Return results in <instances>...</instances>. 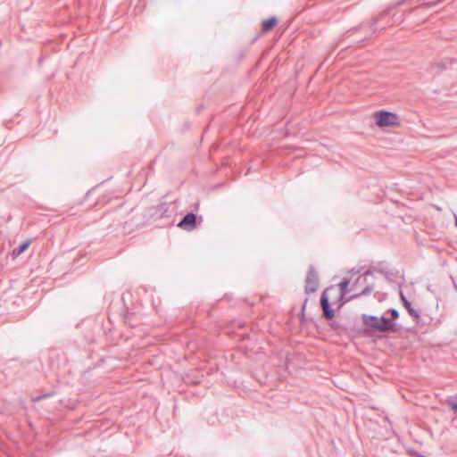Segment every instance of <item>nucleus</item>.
Masks as SVG:
<instances>
[{"label": "nucleus", "mask_w": 457, "mask_h": 457, "mask_svg": "<svg viewBox=\"0 0 457 457\" xmlns=\"http://www.w3.org/2000/svg\"><path fill=\"white\" fill-rule=\"evenodd\" d=\"M319 285L318 275L313 267H310L305 279V292L313 293Z\"/></svg>", "instance_id": "obj_3"}, {"label": "nucleus", "mask_w": 457, "mask_h": 457, "mask_svg": "<svg viewBox=\"0 0 457 457\" xmlns=\"http://www.w3.org/2000/svg\"><path fill=\"white\" fill-rule=\"evenodd\" d=\"M29 245V242L22 243L19 247L13 249V255L18 256L23 253Z\"/></svg>", "instance_id": "obj_8"}, {"label": "nucleus", "mask_w": 457, "mask_h": 457, "mask_svg": "<svg viewBox=\"0 0 457 457\" xmlns=\"http://www.w3.org/2000/svg\"><path fill=\"white\" fill-rule=\"evenodd\" d=\"M388 312L391 314L393 319H397L399 317V312L395 309H390Z\"/></svg>", "instance_id": "obj_12"}, {"label": "nucleus", "mask_w": 457, "mask_h": 457, "mask_svg": "<svg viewBox=\"0 0 457 457\" xmlns=\"http://www.w3.org/2000/svg\"><path fill=\"white\" fill-rule=\"evenodd\" d=\"M195 223L196 215L193 212H189L184 216L178 226L185 230L191 231L195 228Z\"/></svg>", "instance_id": "obj_4"}, {"label": "nucleus", "mask_w": 457, "mask_h": 457, "mask_svg": "<svg viewBox=\"0 0 457 457\" xmlns=\"http://www.w3.org/2000/svg\"><path fill=\"white\" fill-rule=\"evenodd\" d=\"M404 2H405L404 0H403V1L399 2V3H398V5L403 4Z\"/></svg>", "instance_id": "obj_15"}, {"label": "nucleus", "mask_w": 457, "mask_h": 457, "mask_svg": "<svg viewBox=\"0 0 457 457\" xmlns=\"http://www.w3.org/2000/svg\"><path fill=\"white\" fill-rule=\"evenodd\" d=\"M320 304H321L324 317L328 320L332 319L334 317L335 312H334V310H332L329 307V302H328V298L326 295V292H324L321 295Z\"/></svg>", "instance_id": "obj_5"}, {"label": "nucleus", "mask_w": 457, "mask_h": 457, "mask_svg": "<svg viewBox=\"0 0 457 457\" xmlns=\"http://www.w3.org/2000/svg\"><path fill=\"white\" fill-rule=\"evenodd\" d=\"M44 397H45V395L38 396V397H37L35 400H36V401H38V400H40V399H42V398H44Z\"/></svg>", "instance_id": "obj_14"}, {"label": "nucleus", "mask_w": 457, "mask_h": 457, "mask_svg": "<svg viewBox=\"0 0 457 457\" xmlns=\"http://www.w3.org/2000/svg\"><path fill=\"white\" fill-rule=\"evenodd\" d=\"M372 290H373V288L371 287H366L362 291H361L360 293L354 294L352 297H357L360 295H367L370 294Z\"/></svg>", "instance_id": "obj_9"}, {"label": "nucleus", "mask_w": 457, "mask_h": 457, "mask_svg": "<svg viewBox=\"0 0 457 457\" xmlns=\"http://www.w3.org/2000/svg\"><path fill=\"white\" fill-rule=\"evenodd\" d=\"M455 224H456V227H457V217L455 218Z\"/></svg>", "instance_id": "obj_16"}, {"label": "nucleus", "mask_w": 457, "mask_h": 457, "mask_svg": "<svg viewBox=\"0 0 457 457\" xmlns=\"http://www.w3.org/2000/svg\"><path fill=\"white\" fill-rule=\"evenodd\" d=\"M277 23L278 20L275 17H270L268 20L263 21L262 24V32H268L271 30Z\"/></svg>", "instance_id": "obj_6"}, {"label": "nucleus", "mask_w": 457, "mask_h": 457, "mask_svg": "<svg viewBox=\"0 0 457 457\" xmlns=\"http://www.w3.org/2000/svg\"><path fill=\"white\" fill-rule=\"evenodd\" d=\"M450 407L452 408L453 411H454L455 412L457 411V401H452L450 400L448 402Z\"/></svg>", "instance_id": "obj_13"}, {"label": "nucleus", "mask_w": 457, "mask_h": 457, "mask_svg": "<svg viewBox=\"0 0 457 457\" xmlns=\"http://www.w3.org/2000/svg\"><path fill=\"white\" fill-rule=\"evenodd\" d=\"M349 285V281L348 280H343L340 284H339V287H340V290H341V293L342 295H345L346 293V289H347V287Z\"/></svg>", "instance_id": "obj_10"}, {"label": "nucleus", "mask_w": 457, "mask_h": 457, "mask_svg": "<svg viewBox=\"0 0 457 457\" xmlns=\"http://www.w3.org/2000/svg\"><path fill=\"white\" fill-rule=\"evenodd\" d=\"M367 276H368V273H365L363 276H360V277L357 278V280H356L355 284L353 285V287H355V286H356V284H358V283H360V282L364 283V282L366 281V278H367Z\"/></svg>", "instance_id": "obj_11"}, {"label": "nucleus", "mask_w": 457, "mask_h": 457, "mask_svg": "<svg viewBox=\"0 0 457 457\" xmlns=\"http://www.w3.org/2000/svg\"><path fill=\"white\" fill-rule=\"evenodd\" d=\"M374 119L376 120V124L380 128L396 126L399 123L396 113L383 110L375 112Z\"/></svg>", "instance_id": "obj_2"}, {"label": "nucleus", "mask_w": 457, "mask_h": 457, "mask_svg": "<svg viewBox=\"0 0 457 457\" xmlns=\"http://www.w3.org/2000/svg\"><path fill=\"white\" fill-rule=\"evenodd\" d=\"M401 299L403 303L404 307L407 309L409 314L413 318H419V312L411 307V303L406 299V297L401 293Z\"/></svg>", "instance_id": "obj_7"}, {"label": "nucleus", "mask_w": 457, "mask_h": 457, "mask_svg": "<svg viewBox=\"0 0 457 457\" xmlns=\"http://www.w3.org/2000/svg\"><path fill=\"white\" fill-rule=\"evenodd\" d=\"M362 321L367 328L379 332L393 330L395 326V323L385 317L366 314L362 315Z\"/></svg>", "instance_id": "obj_1"}]
</instances>
